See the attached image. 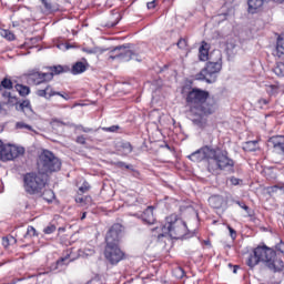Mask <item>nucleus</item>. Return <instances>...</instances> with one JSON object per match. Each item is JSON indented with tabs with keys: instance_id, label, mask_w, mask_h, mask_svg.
<instances>
[{
	"instance_id": "nucleus-1",
	"label": "nucleus",
	"mask_w": 284,
	"mask_h": 284,
	"mask_svg": "<svg viewBox=\"0 0 284 284\" xmlns=\"http://www.w3.org/2000/svg\"><path fill=\"white\" fill-rule=\"evenodd\" d=\"M182 94L185 97V103L189 106L187 116L193 125L199 130L207 128V116L214 114L219 104L210 92L199 88L183 87Z\"/></svg>"
},
{
	"instance_id": "nucleus-2",
	"label": "nucleus",
	"mask_w": 284,
	"mask_h": 284,
	"mask_svg": "<svg viewBox=\"0 0 284 284\" xmlns=\"http://www.w3.org/2000/svg\"><path fill=\"white\" fill-rule=\"evenodd\" d=\"M187 159L194 163H201L206 159L209 161L207 170L211 174H219V171L234 172V160L230 159L227 151L221 149L203 146L191 153Z\"/></svg>"
},
{
	"instance_id": "nucleus-3",
	"label": "nucleus",
	"mask_w": 284,
	"mask_h": 284,
	"mask_svg": "<svg viewBox=\"0 0 284 284\" xmlns=\"http://www.w3.org/2000/svg\"><path fill=\"white\" fill-rule=\"evenodd\" d=\"M260 263H263L274 274L276 272H283L284 268L283 260L276 258V251L265 245L255 247L253 254L246 260V265L251 270H254Z\"/></svg>"
},
{
	"instance_id": "nucleus-4",
	"label": "nucleus",
	"mask_w": 284,
	"mask_h": 284,
	"mask_svg": "<svg viewBox=\"0 0 284 284\" xmlns=\"http://www.w3.org/2000/svg\"><path fill=\"white\" fill-rule=\"evenodd\" d=\"M48 183V175L41 172H29L23 175V187L27 194L34 196V194H41Z\"/></svg>"
},
{
	"instance_id": "nucleus-5",
	"label": "nucleus",
	"mask_w": 284,
	"mask_h": 284,
	"mask_svg": "<svg viewBox=\"0 0 284 284\" xmlns=\"http://www.w3.org/2000/svg\"><path fill=\"white\" fill-rule=\"evenodd\" d=\"M38 172L41 174H52V172H59L61 170V160L52 153V151L44 150L40 153L37 161Z\"/></svg>"
},
{
	"instance_id": "nucleus-6",
	"label": "nucleus",
	"mask_w": 284,
	"mask_h": 284,
	"mask_svg": "<svg viewBox=\"0 0 284 284\" xmlns=\"http://www.w3.org/2000/svg\"><path fill=\"white\" fill-rule=\"evenodd\" d=\"M132 59L141 62V59H139V53L132 50V44L130 43L116 45L113 49H110L108 54L109 63H112V61H119V63H128L132 61Z\"/></svg>"
},
{
	"instance_id": "nucleus-7",
	"label": "nucleus",
	"mask_w": 284,
	"mask_h": 284,
	"mask_svg": "<svg viewBox=\"0 0 284 284\" xmlns=\"http://www.w3.org/2000/svg\"><path fill=\"white\" fill-rule=\"evenodd\" d=\"M221 70H223V54L220 50H214L210 53V60L204 68V72L207 74V83H216Z\"/></svg>"
},
{
	"instance_id": "nucleus-8",
	"label": "nucleus",
	"mask_w": 284,
	"mask_h": 284,
	"mask_svg": "<svg viewBox=\"0 0 284 284\" xmlns=\"http://www.w3.org/2000/svg\"><path fill=\"white\" fill-rule=\"evenodd\" d=\"M163 234H170L172 239H181L187 232V224L183 220L176 219V215L166 217V223L162 226Z\"/></svg>"
},
{
	"instance_id": "nucleus-9",
	"label": "nucleus",
	"mask_w": 284,
	"mask_h": 284,
	"mask_svg": "<svg viewBox=\"0 0 284 284\" xmlns=\"http://www.w3.org/2000/svg\"><path fill=\"white\" fill-rule=\"evenodd\" d=\"M22 154H26V149L22 146L3 144V141L0 140V161H14V159L22 156Z\"/></svg>"
},
{
	"instance_id": "nucleus-10",
	"label": "nucleus",
	"mask_w": 284,
	"mask_h": 284,
	"mask_svg": "<svg viewBox=\"0 0 284 284\" xmlns=\"http://www.w3.org/2000/svg\"><path fill=\"white\" fill-rule=\"evenodd\" d=\"M104 258L110 265H119V263L125 258V253L121 251L119 244H106L104 248Z\"/></svg>"
},
{
	"instance_id": "nucleus-11",
	"label": "nucleus",
	"mask_w": 284,
	"mask_h": 284,
	"mask_svg": "<svg viewBox=\"0 0 284 284\" xmlns=\"http://www.w3.org/2000/svg\"><path fill=\"white\" fill-rule=\"evenodd\" d=\"M121 239H123V225L116 223L113 224L105 236L106 245H119Z\"/></svg>"
},
{
	"instance_id": "nucleus-12",
	"label": "nucleus",
	"mask_w": 284,
	"mask_h": 284,
	"mask_svg": "<svg viewBox=\"0 0 284 284\" xmlns=\"http://www.w3.org/2000/svg\"><path fill=\"white\" fill-rule=\"evenodd\" d=\"M36 94H37V97L47 99V101H50V99H52V97H61L62 99H64V101H70V94L54 91L52 85H50L48 83H45L44 89H38Z\"/></svg>"
},
{
	"instance_id": "nucleus-13",
	"label": "nucleus",
	"mask_w": 284,
	"mask_h": 284,
	"mask_svg": "<svg viewBox=\"0 0 284 284\" xmlns=\"http://www.w3.org/2000/svg\"><path fill=\"white\" fill-rule=\"evenodd\" d=\"M52 74L53 73L31 71L27 74V81L31 85H41V83H48V81H52Z\"/></svg>"
},
{
	"instance_id": "nucleus-14",
	"label": "nucleus",
	"mask_w": 284,
	"mask_h": 284,
	"mask_svg": "<svg viewBox=\"0 0 284 284\" xmlns=\"http://www.w3.org/2000/svg\"><path fill=\"white\" fill-rule=\"evenodd\" d=\"M133 216L141 219L146 225H154V223H156V217H154V206H148L142 214L135 213Z\"/></svg>"
},
{
	"instance_id": "nucleus-15",
	"label": "nucleus",
	"mask_w": 284,
	"mask_h": 284,
	"mask_svg": "<svg viewBox=\"0 0 284 284\" xmlns=\"http://www.w3.org/2000/svg\"><path fill=\"white\" fill-rule=\"evenodd\" d=\"M2 97H6L9 100V103H12L13 105H17L16 110H18V111H22V110L31 106L30 100H24L21 103H19L17 101V97H12V93H10V92L4 91L2 93Z\"/></svg>"
},
{
	"instance_id": "nucleus-16",
	"label": "nucleus",
	"mask_w": 284,
	"mask_h": 284,
	"mask_svg": "<svg viewBox=\"0 0 284 284\" xmlns=\"http://www.w3.org/2000/svg\"><path fill=\"white\" fill-rule=\"evenodd\" d=\"M209 205H211L214 210H221L225 207L226 202L221 195H212L209 197Z\"/></svg>"
},
{
	"instance_id": "nucleus-17",
	"label": "nucleus",
	"mask_w": 284,
	"mask_h": 284,
	"mask_svg": "<svg viewBox=\"0 0 284 284\" xmlns=\"http://www.w3.org/2000/svg\"><path fill=\"white\" fill-rule=\"evenodd\" d=\"M199 59L200 61H210V43L202 41L199 48Z\"/></svg>"
},
{
	"instance_id": "nucleus-18",
	"label": "nucleus",
	"mask_w": 284,
	"mask_h": 284,
	"mask_svg": "<svg viewBox=\"0 0 284 284\" xmlns=\"http://www.w3.org/2000/svg\"><path fill=\"white\" fill-rule=\"evenodd\" d=\"M82 61L84 62L79 61L72 65V69H71L72 74H83V72L88 70V65H90L88 64V60L83 58Z\"/></svg>"
},
{
	"instance_id": "nucleus-19",
	"label": "nucleus",
	"mask_w": 284,
	"mask_h": 284,
	"mask_svg": "<svg viewBox=\"0 0 284 284\" xmlns=\"http://www.w3.org/2000/svg\"><path fill=\"white\" fill-rule=\"evenodd\" d=\"M263 0H248V12L251 14H256L257 10H261L263 8Z\"/></svg>"
},
{
	"instance_id": "nucleus-20",
	"label": "nucleus",
	"mask_w": 284,
	"mask_h": 284,
	"mask_svg": "<svg viewBox=\"0 0 284 284\" xmlns=\"http://www.w3.org/2000/svg\"><path fill=\"white\" fill-rule=\"evenodd\" d=\"M226 54L230 57H236V54H239V44H236L235 40L226 42Z\"/></svg>"
},
{
	"instance_id": "nucleus-21",
	"label": "nucleus",
	"mask_w": 284,
	"mask_h": 284,
	"mask_svg": "<svg viewBox=\"0 0 284 284\" xmlns=\"http://www.w3.org/2000/svg\"><path fill=\"white\" fill-rule=\"evenodd\" d=\"M276 57L284 60V36H280L276 40Z\"/></svg>"
},
{
	"instance_id": "nucleus-22",
	"label": "nucleus",
	"mask_w": 284,
	"mask_h": 284,
	"mask_svg": "<svg viewBox=\"0 0 284 284\" xmlns=\"http://www.w3.org/2000/svg\"><path fill=\"white\" fill-rule=\"evenodd\" d=\"M121 21V13L116 10L112 11L110 20L106 23V28H114Z\"/></svg>"
},
{
	"instance_id": "nucleus-23",
	"label": "nucleus",
	"mask_w": 284,
	"mask_h": 284,
	"mask_svg": "<svg viewBox=\"0 0 284 284\" xmlns=\"http://www.w3.org/2000/svg\"><path fill=\"white\" fill-rule=\"evenodd\" d=\"M70 68L59 64L50 67L51 72H48L47 74H52V79H54V74H63V72H68Z\"/></svg>"
},
{
	"instance_id": "nucleus-24",
	"label": "nucleus",
	"mask_w": 284,
	"mask_h": 284,
	"mask_svg": "<svg viewBox=\"0 0 284 284\" xmlns=\"http://www.w3.org/2000/svg\"><path fill=\"white\" fill-rule=\"evenodd\" d=\"M258 148V141H248L243 144V150L245 152H256V149Z\"/></svg>"
},
{
	"instance_id": "nucleus-25",
	"label": "nucleus",
	"mask_w": 284,
	"mask_h": 284,
	"mask_svg": "<svg viewBox=\"0 0 284 284\" xmlns=\"http://www.w3.org/2000/svg\"><path fill=\"white\" fill-rule=\"evenodd\" d=\"M108 49H102L99 47L94 48H83L82 51L87 54H103V52H106Z\"/></svg>"
},
{
	"instance_id": "nucleus-26",
	"label": "nucleus",
	"mask_w": 284,
	"mask_h": 284,
	"mask_svg": "<svg viewBox=\"0 0 284 284\" xmlns=\"http://www.w3.org/2000/svg\"><path fill=\"white\" fill-rule=\"evenodd\" d=\"M40 196H42V199L48 203H52V201L54 200V191L52 190L42 191L40 193Z\"/></svg>"
},
{
	"instance_id": "nucleus-27",
	"label": "nucleus",
	"mask_w": 284,
	"mask_h": 284,
	"mask_svg": "<svg viewBox=\"0 0 284 284\" xmlns=\"http://www.w3.org/2000/svg\"><path fill=\"white\" fill-rule=\"evenodd\" d=\"M16 90L19 92L20 97H28V94H30V87L23 84H16Z\"/></svg>"
},
{
	"instance_id": "nucleus-28",
	"label": "nucleus",
	"mask_w": 284,
	"mask_h": 284,
	"mask_svg": "<svg viewBox=\"0 0 284 284\" xmlns=\"http://www.w3.org/2000/svg\"><path fill=\"white\" fill-rule=\"evenodd\" d=\"M274 74L276 77H284V62H277L273 69Z\"/></svg>"
},
{
	"instance_id": "nucleus-29",
	"label": "nucleus",
	"mask_w": 284,
	"mask_h": 284,
	"mask_svg": "<svg viewBox=\"0 0 284 284\" xmlns=\"http://www.w3.org/2000/svg\"><path fill=\"white\" fill-rule=\"evenodd\" d=\"M0 85H1V90H12V80L8 79V78H4L1 82H0Z\"/></svg>"
},
{
	"instance_id": "nucleus-30",
	"label": "nucleus",
	"mask_w": 284,
	"mask_h": 284,
	"mask_svg": "<svg viewBox=\"0 0 284 284\" xmlns=\"http://www.w3.org/2000/svg\"><path fill=\"white\" fill-rule=\"evenodd\" d=\"M113 165L120 169L125 168V170H131V172H134V166H132V164H126L125 162H121V161L113 162Z\"/></svg>"
},
{
	"instance_id": "nucleus-31",
	"label": "nucleus",
	"mask_w": 284,
	"mask_h": 284,
	"mask_svg": "<svg viewBox=\"0 0 284 284\" xmlns=\"http://www.w3.org/2000/svg\"><path fill=\"white\" fill-rule=\"evenodd\" d=\"M121 148H122L124 154H131V152H132V144L130 142H123L121 144Z\"/></svg>"
},
{
	"instance_id": "nucleus-32",
	"label": "nucleus",
	"mask_w": 284,
	"mask_h": 284,
	"mask_svg": "<svg viewBox=\"0 0 284 284\" xmlns=\"http://www.w3.org/2000/svg\"><path fill=\"white\" fill-rule=\"evenodd\" d=\"M2 37H4V39H7L8 41H14V33H12L9 30H3L1 32Z\"/></svg>"
},
{
	"instance_id": "nucleus-33",
	"label": "nucleus",
	"mask_w": 284,
	"mask_h": 284,
	"mask_svg": "<svg viewBox=\"0 0 284 284\" xmlns=\"http://www.w3.org/2000/svg\"><path fill=\"white\" fill-rule=\"evenodd\" d=\"M196 81H205L207 83V72H204V69L202 72L195 74Z\"/></svg>"
},
{
	"instance_id": "nucleus-34",
	"label": "nucleus",
	"mask_w": 284,
	"mask_h": 284,
	"mask_svg": "<svg viewBox=\"0 0 284 284\" xmlns=\"http://www.w3.org/2000/svg\"><path fill=\"white\" fill-rule=\"evenodd\" d=\"M28 236H37V229H34L33 226H28L24 239H28Z\"/></svg>"
},
{
	"instance_id": "nucleus-35",
	"label": "nucleus",
	"mask_w": 284,
	"mask_h": 284,
	"mask_svg": "<svg viewBox=\"0 0 284 284\" xmlns=\"http://www.w3.org/2000/svg\"><path fill=\"white\" fill-rule=\"evenodd\" d=\"M21 112H23L26 114V116H29V119L34 116V111L32 110V105L27 106V109H22Z\"/></svg>"
},
{
	"instance_id": "nucleus-36",
	"label": "nucleus",
	"mask_w": 284,
	"mask_h": 284,
	"mask_svg": "<svg viewBox=\"0 0 284 284\" xmlns=\"http://www.w3.org/2000/svg\"><path fill=\"white\" fill-rule=\"evenodd\" d=\"M178 48H180V50H185V48H187V40L181 38L178 41Z\"/></svg>"
},
{
	"instance_id": "nucleus-37",
	"label": "nucleus",
	"mask_w": 284,
	"mask_h": 284,
	"mask_svg": "<svg viewBox=\"0 0 284 284\" xmlns=\"http://www.w3.org/2000/svg\"><path fill=\"white\" fill-rule=\"evenodd\" d=\"M44 234H53V232H57V226L54 224H51L43 230Z\"/></svg>"
},
{
	"instance_id": "nucleus-38",
	"label": "nucleus",
	"mask_w": 284,
	"mask_h": 284,
	"mask_svg": "<svg viewBox=\"0 0 284 284\" xmlns=\"http://www.w3.org/2000/svg\"><path fill=\"white\" fill-rule=\"evenodd\" d=\"M40 1L44 6V9L48 12L52 11V2H49V0H40Z\"/></svg>"
},
{
	"instance_id": "nucleus-39",
	"label": "nucleus",
	"mask_w": 284,
	"mask_h": 284,
	"mask_svg": "<svg viewBox=\"0 0 284 284\" xmlns=\"http://www.w3.org/2000/svg\"><path fill=\"white\" fill-rule=\"evenodd\" d=\"M16 128H18L19 130H23V129H26V130H32V126H30L29 124H26V123H23V122H18V123L16 124Z\"/></svg>"
},
{
	"instance_id": "nucleus-40",
	"label": "nucleus",
	"mask_w": 284,
	"mask_h": 284,
	"mask_svg": "<svg viewBox=\"0 0 284 284\" xmlns=\"http://www.w3.org/2000/svg\"><path fill=\"white\" fill-rule=\"evenodd\" d=\"M91 201H92V197H90V196L75 199V203H90Z\"/></svg>"
},
{
	"instance_id": "nucleus-41",
	"label": "nucleus",
	"mask_w": 284,
	"mask_h": 284,
	"mask_svg": "<svg viewBox=\"0 0 284 284\" xmlns=\"http://www.w3.org/2000/svg\"><path fill=\"white\" fill-rule=\"evenodd\" d=\"M230 183H232L233 185H240L241 183H243V180L237 179L235 176H231L230 178Z\"/></svg>"
},
{
	"instance_id": "nucleus-42",
	"label": "nucleus",
	"mask_w": 284,
	"mask_h": 284,
	"mask_svg": "<svg viewBox=\"0 0 284 284\" xmlns=\"http://www.w3.org/2000/svg\"><path fill=\"white\" fill-rule=\"evenodd\" d=\"M156 3H159V0H153V1H151V2H148V3H146V8H148L149 10H154V9L156 8Z\"/></svg>"
},
{
	"instance_id": "nucleus-43",
	"label": "nucleus",
	"mask_w": 284,
	"mask_h": 284,
	"mask_svg": "<svg viewBox=\"0 0 284 284\" xmlns=\"http://www.w3.org/2000/svg\"><path fill=\"white\" fill-rule=\"evenodd\" d=\"M116 130H119V125H112L109 128H103L104 132H116Z\"/></svg>"
},
{
	"instance_id": "nucleus-44",
	"label": "nucleus",
	"mask_w": 284,
	"mask_h": 284,
	"mask_svg": "<svg viewBox=\"0 0 284 284\" xmlns=\"http://www.w3.org/2000/svg\"><path fill=\"white\" fill-rule=\"evenodd\" d=\"M227 229H229L231 239L234 241V239H236V230H234L232 226H227Z\"/></svg>"
},
{
	"instance_id": "nucleus-45",
	"label": "nucleus",
	"mask_w": 284,
	"mask_h": 284,
	"mask_svg": "<svg viewBox=\"0 0 284 284\" xmlns=\"http://www.w3.org/2000/svg\"><path fill=\"white\" fill-rule=\"evenodd\" d=\"M77 143H80V145H85V136L79 135L77 138Z\"/></svg>"
},
{
	"instance_id": "nucleus-46",
	"label": "nucleus",
	"mask_w": 284,
	"mask_h": 284,
	"mask_svg": "<svg viewBox=\"0 0 284 284\" xmlns=\"http://www.w3.org/2000/svg\"><path fill=\"white\" fill-rule=\"evenodd\" d=\"M75 128H77V130H82V132H85V133L92 132V129L85 128V126H83V125H78V126H75Z\"/></svg>"
},
{
	"instance_id": "nucleus-47",
	"label": "nucleus",
	"mask_w": 284,
	"mask_h": 284,
	"mask_svg": "<svg viewBox=\"0 0 284 284\" xmlns=\"http://www.w3.org/2000/svg\"><path fill=\"white\" fill-rule=\"evenodd\" d=\"M275 248L277 250V252H281L282 254H284V243L281 242L280 244H276Z\"/></svg>"
},
{
	"instance_id": "nucleus-48",
	"label": "nucleus",
	"mask_w": 284,
	"mask_h": 284,
	"mask_svg": "<svg viewBox=\"0 0 284 284\" xmlns=\"http://www.w3.org/2000/svg\"><path fill=\"white\" fill-rule=\"evenodd\" d=\"M237 205L242 207V210H245V212H250V206H247L245 203L236 202Z\"/></svg>"
},
{
	"instance_id": "nucleus-49",
	"label": "nucleus",
	"mask_w": 284,
	"mask_h": 284,
	"mask_svg": "<svg viewBox=\"0 0 284 284\" xmlns=\"http://www.w3.org/2000/svg\"><path fill=\"white\" fill-rule=\"evenodd\" d=\"M65 261H68V256L61 257L60 260H58L57 265H65Z\"/></svg>"
},
{
	"instance_id": "nucleus-50",
	"label": "nucleus",
	"mask_w": 284,
	"mask_h": 284,
	"mask_svg": "<svg viewBox=\"0 0 284 284\" xmlns=\"http://www.w3.org/2000/svg\"><path fill=\"white\" fill-rule=\"evenodd\" d=\"M257 103H258V105H260V108H263V105H267V100L266 99H260L258 101H257Z\"/></svg>"
},
{
	"instance_id": "nucleus-51",
	"label": "nucleus",
	"mask_w": 284,
	"mask_h": 284,
	"mask_svg": "<svg viewBox=\"0 0 284 284\" xmlns=\"http://www.w3.org/2000/svg\"><path fill=\"white\" fill-rule=\"evenodd\" d=\"M80 192H82V194H85V192H88V190H90V186L88 185H83L79 187Z\"/></svg>"
},
{
	"instance_id": "nucleus-52",
	"label": "nucleus",
	"mask_w": 284,
	"mask_h": 284,
	"mask_svg": "<svg viewBox=\"0 0 284 284\" xmlns=\"http://www.w3.org/2000/svg\"><path fill=\"white\" fill-rule=\"evenodd\" d=\"M2 241H3V245L6 247H8V245H10V237H3Z\"/></svg>"
},
{
	"instance_id": "nucleus-53",
	"label": "nucleus",
	"mask_w": 284,
	"mask_h": 284,
	"mask_svg": "<svg viewBox=\"0 0 284 284\" xmlns=\"http://www.w3.org/2000/svg\"><path fill=\"white\" fill-rule=\"evenodd\" d=\"M11 243H17V239H14V236H10V237H9V245H10Z\"/></svg>"
},
{
	"instance_id": "nucleus-54",
	"label": "nucleus",
	"mask_w": 284,
	"mask_h": 284,
	"mask_svg": "<svg viewBox=\"0 0 284 284\" xmlns=\"http://www.w3.org/2000/svg\"><path fill=\"white\" fill-rule=\"evenodd\" d=\"M237 270H239V265H234L233 266V274H236Z\"/></svg>"
},
{
	"instance_id": "nucleus-55",
	"label": "nucleus",
	"mask_w": 284,
	"mask_h": 284,
	"mask_svg": "<svg viewBox=\"0 0 284 284\" xmlns=\"http://www.w3.org/2000/svg\"><path fill=\"white\" fill-rule=\"evenodd\" d=\"M88 213H82V216H81V221L85 220V216H87Z\"/></svg>"
},
{
	"instance_id": "nucleus-56",
	"label": "nucleus",
	"mask_w": 284,
	"mask_h": 284,
	"mask_svg": "<svg viewBox=\"0 0 284 284\" xmlns=\"http://www.w3.org/2000/svg\"><path fill=\"white\" fill-rule=\"evenodd\" d=\"M274 3H283L284 0H272Z\"/></svg>"
},
{
	"instance_id": "nucleus-57",
	"label": "nucleus",
	"mask_w": 284,
	"mask_h": 284,
	"mask_svg": "<svg viewBox=\"0 0 284 284\" xmlns=\"http://www.w3.org/2000/svg\"><path fill=\"white\" fill-rule=\"evenodd\" d=\"M70 48H72V45H70V44L65 45V50H70Z\"/></svg>"
},
{
	"instance_id": "nucleus-58",
	"label": "nucleus",
	"mask_w": 284,
	"mask_h": 284,
	"mask_svg": "<svg viewBox=\"0 0 284 284\" xmlns=\"http://www.w3.org/2000/svg\"><path fill=\"white\" fill-rule=\"evenodd\" d=\"M58 123H60V125H68L65 122H61V121H58Z\"/></svg>"
},
{
	"instance_id": "nucleus-59",
	"label": "nucleus",
	"mask_w": 284,
	"mask_h": 284,
	"mask_svg": "<svg viewBox=\"0 0 284 284\" xmlns=\"http://www.w3.org/2000/svg\"><path fill=\"white\" fill-rule=\"evenodd\" d=\"M205 245H210V242H205Z\"/></svg>"
},
{
	"instance_id": "nucleus-60",
	"label": "nucleus",
	"mask_w": 284,
	"mask_h": 284,
	"mask_svg": "<svg viewBox=\"0 0 284 284\" xmlns=\"http://www.w3.org/2000/svg\"><path fill=\"white\" fill-rule=\"evenodd\" d=\"M0 92H1V85H0Z\"/></svg>"
}]
</instances>
